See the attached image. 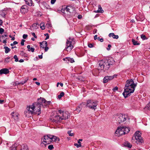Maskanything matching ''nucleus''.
<instances>
[{
  "instance_id": "obj_63",
  "label": "nucleus",
  "mask_w": 150,
  "mask_h": 150,
  "mask_svg": "<svg viewBox=\"0 0 150 150\" xmlns=\"http://www.w3.org/2000/svg\"><path fill=\"white\" fill-rule=\"evenodd\" d=\"M15 146H14V147H15ZM11 150H16V149L15 147H13V149H12Z\"/></svg>"
},
{
  "instance_id": "obj_5",
  "label": "nucleus",
  "mask_w": 150,
  "mask_h": 150,
  "mask_svg": "<svg viewBox=\"0 0 150 150\" xmlns=\"http://www.w3.org/2000/svg\"><path fill=\"white\" fill-rule=\"evenodd\" d=\"M129 130V129L126 127H119L115 131V134L117 136H119L127 133Z\"/></svg>"
},
{
  "instance_id": "obj_45",
  "label": "nucleus",
  "mask_w": 150,
  "mask_h": 150,
  "mask_svg": "<svg viewBox=\"0 0 150 150\" xmlns=\"http://www.w3.org/2000/svg\"><path fill=\"white\" fill-rule=\"evenodd\" d=\"M97 39L99 40L100 41V42H102L103 41V38H100L99 37H98L97 38Z\"/></svg>"
},
{
  "instance_id": "obj_4",
  "label": "nucleus",
  "mask_w": 150,
  "mask_h": 150,
  "mask_svg": "<svg viewBox=\"0 0 150 150\" xmlns=\"http://www.w3.org/2000/svg\"><path fill=\"white\" fill-rule=\"evenodd\" d=\"M115 63V61L111 57L107 59L100 61L99 62V69L101 70H107L110 65H113Z\"/></svg>"
},
{
  "instance_id": "obj_42",
  "label": "nucleus",
  "mask_w": 150,
  "mask_h": 150,
  "mask_svg": "<svg viewBox=\"0 0 150 150\" xmlns=\"http://www.w3.org/2000/svg\"><path fill=\"white\" fill-rule=\"evenodd\" d=\"M25 41V40L24 39H22L21 40V45L23 46L24 45V42Z\"/></svg>"
},
{
  "instance_id": "obj_13",
  "label": "nucleus",
  "mask_w": 150,
  "mask_h": 150,
  "mask_svg": "<svg viewBox=\"0 0 150 150\" xmlns=\"http://www.w3.org/2000/svg\"><path fill=\"white\" fill-rule=\"evenodd\" d=\"M116 75H114L112 76H106L103 79V82L106 83L107 82L109 81L112 80L115 77H116Z\"/></svg>"
},
{
  "instance_id": "obj_19",
  "label": "nucleus",
  "mask_w": 150,
  "mask_h": 150,
  "mask_svg": "<svg viewBox=\"0 0 150 150\" xmlns=\"http://www.w3.org/2000/svg\"><path fill=\"white\" fill-rule=\"evenodd\" d=\"M40 47L43 48H44L45 47H46L47 46V43L46 41H43L42 42H40Z\"/></svg>"
},
{
  "instance_id": "obj_10",
  "label": "nucleus",
  "mask_w": 150,
  "mask_h": 150,
  "mask_svg": "<svg viewBox=\"0 0 150 150\" xmlns=\"http://www.w3.org/2000/svg\"><path fill=\"white\" fill-rule=\"evenodd\" d=\"M73 8L71 6H67L64 9V10H62V11L66 15L68 16H74Z\"/></svg>"
},
{
  "instance_id": "obj_32",
  "label": "nucleus",
  "mask_w": 150,
  "mask_h": 150,
  "mask_svg": "<svg viewBox=\"0 0 150 150\" xmlns=\"http://www.w3.org/2000/svg\"><path fill=\"white\" fill-rule=\"evenodd\" d=\"M64 95V93L63 92H62L58 96V98L59 99H60Z\"/></svg>"
},
{
  "instance_id": "obj_25",
  "label": "nucleus",
  "mask_w": 150,
  "mask_h": 150,
  "mask_svg": "<svg viewBox=\"0 0 150 150\" xmlns=\"http://www.w3.org/2000/svg\"><path fill=\"white\" fill-rule=\"evenodd\" d=\"M103 10H102V8L100 5L98 6V9L97 11H94L95 12L97 13H103Z\"/></svg>"
},
{
  "instance_id": "obj_50",
  "label": "nucleus",
  "mask_w": 150,
  "mask_h": 150,
  "mask_svg": "<svg viewBox=\"0 0 150 150\" xmlns=\"http://www.w3.org/2000/svg\"><path fill=\"white\" fill-rule=\"evenodd\" d=\"M118 89V87L117 86H116L112 89V90L113 91H116Z\"/></svg>"
},
{
  "instance_id": "obj_59",
  "label": "nucleus",
  "mask_w": 150,
  "mask_h": 150,
  "mask_svg": "<svg viewBox=\"0 0 150 150\" xmlns=\"http://www.w3.org/2000/svg\"><path fill=\"white\" fill-rule=\"evenodd\" d=\"M4 101V100H0V103H3Z\"/></svg>"
},
{
  "instance_id": "obj_48",
  "label": "nucleus",
  "mask_w": 150,
  "mask_h": 150,
  "mask_svg": "<svg viewBox=\"0 0 150 150\" xmlns=\"http://www.w3.org/2000/svg\"><path fill=\"white\" fill-rule=\"evenodd\" d=\"M88 46V47L90 48H92L93 47V45L91 43L89 44Z\"/></svg>"
},
{
  "instance_id": "obj_51",
  "label": "nucleus",
  "mask_w": 150,
  "mask_h": 150,
  "mask_svg": "<svg viewBox=\"0 0 150 150\" xmlns=\"http://www.w3.org/2000/svg\"><path fill=\"white\" fill-rule=\"evenodd\" d=\"M82 141V139H79L78 141V143L79 144H81V143L80 142Z\"/></svg>"
},
{
  "instance_id": "obj_26",
  "label": "nucleus",
  "mask_w": 150,
  "mask_h": 150,
  "mask_svg": "<svg viewBox=\"0 0 150 150\" xmlns=\"http://www.w3.org/2000/svg\"><path fill=\"white\" fill-rule=\"evenodd\" d=\"M27 48L28 49L29 51H31L32 52H33L35 50V49L33 47H30V46L29 45H27Z\"/></svg>"
},
{
  "instance_id": "obj_54",
  "label": "nucleus",
  "mask_w": 150,
  "mask_h": 150,
  "mask_svg": "<svg viewBox=\"0 0 150 150\" xmlns=\"http://www.w3.org/2000/svg\"><path fill=\"white\" fill-rule=\"evenodd\" d=\"M44 48H45V52L47 51L48 50V49H49L48 47H47V46L46 47H45Z\"/></svg>"
},
{
  "instance_id": "obj_22",
  "label": "nucleus",
  "mask_w": 150,
  "mask_h": 150,
  "mask_svg": "<svg viewBox=\"0 0 150 150\" xmlns=\"http://www.w3.org/2000/svg\"><path fill=\"white\" fill-rule=\"evenodd\" d=\"M86 104V103H82L80 105H79V106L78 107V108L76 109V110L77 111L79 112L81 111V108L82 107L81 106H83V105H85Z\"/></svg>"
},
{
  "instance_id": "obj_24",
  "label": "nucleus",
  "mask_w": 150,
  "mask_h": 150,
  "mask_svg": "<svg viewBox=\"0 0 150 150\" xmlns=\"http://www.w3.org/2000/svg\"><path fill=\"white\" fill-rule=\"evenodd\" d=\"M6 12L5 11L2 10L0 11V16L4 17L6 15Z\"/></svg>"
},
{
  "instance_id": "obj_57",
  "label": "nucleus",
  "mask_w": 150,
  "mask_h": 150,
  "mask_svg": "<svg viewBox=\"0 0 150 150\" xmlns=\"http://www.w3.org/2000/svg\"><path fill=\"white\" fill-rule=\"evenodd\" d=\"M97 38L98 37H97V35H95L94 36V40H96V39H97Z\"/></svg>"
},
{
  "instance_id": "obj_34",
  "label": "nucleus",
  "mask_w": 150,
  "mask_h": 150,
  "mask_svg": "<svg viewBox=\"0 0 150 150\" xmlns=\"http://www.w3.org/2000/svg\"><path fill=\"white\" fill-rule=\"evenodd\" d=\"M48 149L50 150H52L54 148L52 144H51L48 146Z\"/></svg>"
},
{
  "instance_id": "obj_21",
  "label": "nucleus",
  "mask_w": 150,
  "mask_h": 150,
  "mask_svg": "<svg viewBox=\"0 0 150 150\" xmlns=\"http://www.w3.org/2000/svg\"><path fill=\"white\" fill-rule=\"evenodd\" d=\"M26 4L29 6H31L32 5L33 2L32 0H24Z\"/></svg>"
},
{
  "instance_id": "obj_16",
  "label": "nucleus",
  "mask_w": 150,
  "mask_h": 150,
  "mask_svg": "<svg viewBox=\"0 0 150 150\" xmlns=\"http://www.w3.org/2000/svg\"><path fill=\"white\" fill-rule=\"evenodd\" d=\"M28 11V7L26 5H24L22 6L21 9V11L23 13H26Z\"/></svg>"
},
{
  "instance_id": "obj_43",
  "label": "nucleus",
  "mask_w": 150,
  "mask_h": 150,
  "mask_svg": "<svg viewBox=\"0 0 150 150\" xmlns=\"http://www.w3.org/2000/svg\"><path fill=\"white\" fill-rule=\"evenodd\" d=\"M4 30L2 28H0V34H2L4 32Z\"/></svg>"
},
{
  "instance_id": "obj_61",
  "label": "nucleus",
  "mask_w": 150,
  "mask_h": 150,
  "mask_svg": "<svg viewBox=\"0 0 150 150\" xmlns=\"http://www.w3.org/2000/svg\"><path fill=\"white\" fill-rule=\"evenodd\" d=\"M3 42L4 43L6 44V40H4Z\"/></svg>"
},
{
  "instance_id": "obj_1",
  "label": "nucleus",
  "mask_w": 150,
  "mask_h": 150,
  "mask_svg": "<svg viewBox=\"0 0 150 150\" xmlns=\"http://www.w3.org/2000/svg\"><path fill=\"white\" fill-rule=\"evenodd\" d=\"M52 103L51 101H47L44 98L40 97L38 99L37 102L27 107L26 108H29V110L32 111L31 113L33 114L34 112L35 113L39 115L40 113V108L42 106L43 108L47 107L48 105Z\"/></svg>"
},
{
  "instance_id": "obj_30",
  "label": "nucleus",
  "mask_w": 150,
  "mask_h": 150,
  "mask_svg": "<svg viewBox=\"0 0 150 150\" xmlns=\"http://www.w3.org/2000/svg\"><path fill=\"white\" fill-rule=\"evenodd\" d=\"M40 26L42 30H44L45 28V24L44 23H41L40 24Z\"/></svg>"
},
{
  "instance_id": "obj_12",
  "label": "nucleus",
  "mask_w": 150,
  "mask_h": 150,
  "mask_svg": "<svg viewBox=\"0 0 150 150\" xmlns=\"http://www.w3.org/2000/svg\"><path fill=\"white\" fill-rule=\"evenodd\" d=\"M60 114L58 113L56 115H55L53 118L52 121L55 122L56 123H58L60 121L62 120V117L61 116H59Z\"/></svg>"
},
{
  "instance_id": "obj_64",
  "label": "nucleus",
  "mask_w": 150,
  "mask_h": 150,
  "mask_svg": "<svg viewBox=\"0 0 150 150\" xmlns=\"http://www.w3.org/2000/svg\"><path fill=\"white\" fill-rule=\"evenodd\" d=\"M60 85L62 87L63 86V84L62 83H59Z\"/></svg>"
},
{
  "instance_id": "obj_28",
  "label": "nucleus",
  "mask_w": 150,
  "mask_h": 150,
  "mask_svg": "<svg viewBox=\"0 0 150 150\" xmlns=\"http://www.w3.org/2000/svg\"><path fill=\"white\" fill-rule=\"evenodd\" d=\"M132 42L133 44L134 45H139V43H138L137 42V41L133 39H132Z\"/></svg>"
},
{
  "instance_id": "obj_40",
  "label": "nucleus",
  "mask_w": 150,
  "mask_h": 150,
  "mask_svg": "<svg viewBox=\"0 0 150 150\" xmlns=\"http://www.w3.org/2000/svg\"><path fill=\"white\" fill-rule=\"evenodd\" d=\"M15 59V61L16 62H18V58L17 57V56L16 55H15L13 57Z\"/></svg>"
},
{
  "instance_id": "obj_31",
  "label": "nucleus",
  "mask_w": 150,
  "mask_h": 150,
  "mask_svg": "<svg viewBox=\"0 0 150 150\" xmlns=\"http://www.w3.org/2000/svg\"><path fill=\"white\" fill-rule=\"evenodd\" d=\"M65 59H67L71 63H73L74 62V59L73 58L68 57L66 58Z\"/></svg>"
},
{
  "instance_id": "obj_3",
  "label": "nucleus",
  "mask_w": 150,
  "mask_h": 150,
  "mask_svg": "<svg viewBox=\"0 0 150 150\" xmlns=\"http://www.w3.org/2000/svg\"><path fill=\"white\" fill-rule=\"evenodd\" d=\"M59 139L56 136L50 134L45 135L42 138L41 145L42 147H45L47 145L50 143L52 142L59 141Z\"/></svg>"
},
{
  "instance_id": "obj_8",
  "label": "nucleus",
  "mask_w": 150,
  "mask_h": 150,
  "mask_svg": "<svg viewBox=\"0 0 150 150\" xmlns=\"http://www.w3.org/2000/svg\"><path fill=\"white\" fill-rule=\"evenodd\" d=\"M116 120L119 124L124 122L125 121H129V118L128 115L126 114H120L116 117Z\"/></svg>"
},
{
  "instance_id": "obj_44",
  "label": "nucleus",
  "mask_w": 150,
  "mask_h": 150,
  "mask_svg": "<svg viewBox=\"0 0 150 150\" xmlns=\"http://www.w3.org/2000/svg\"><path fill=\"white\" fill-rule=\"evenodd\" d=\"M28 36L27 35L24 34L23 35V38L24 39H26L27 38Z\"/></svg>"
},
{
  "instance_id": "obj_2",
  "label": "nucleus",
  "mask_w": 150,
  "mask_h": 150,
  "mask_svg": "<svg viewBox=\"0 0 150 150\" xmlns=\"http://www.w3.org/2000/svg\"><path fill=\"white\" fill-rule=\"evenodd\" d=\"M136 86V84L134 83L132 79L128 80L126 81L124 91L122 94L125 98L127 97L131 93H133Z\"/></svg>"
},
{
  "instance_id": "obj_7",
  "label": "nucleus",
  "mask_w": 150,
  "mask_h": 150,
  "mask_svg": "<svg viewBox=\"0 0 150 150\" xmlns=\"http://www.w3.org/2000/svg\"><path fill=\"white\" fill-rule=\"evenodd\" d=\"M132 142L134 143L138 144L139 142L142 143L143 140L140 134V133L139 131H137L134 134L132 138Z\"/></svg>"
},
{
  "instance_id": "obj_18",
  "label": "nucleus",
  "mask_w": 150,
  "mask_h": 150,
  "mask_svg": "<svg viewBox=\"0 0 150 150\" xmlns=\"http://www.w3.org/2000/svg\"><path fill=\"white\" fill-rule=\"evenodd\" d=\"M9 72L8 70L6 68L0 70V74H6Z\"/></svg>"
},
{
  "instance_id": "obj_33",
  "label": "nucleus",
  "mask_w": 150,
  "mask_h": 150,
  "mask_svg": "<svg viewBox=\"0 0 150 150\" xmlns=\"http://www.w3.org/2000/svg\"><path fill=\"white\" fill-rule=\"evenodd\" d=\"M45 26L47 28H51L52 27V25L50 23H47L46 24Z\"/></svg>"
},
{
  "instance_id": "obj_46",
  "label": "nucleus",
  "mask_w": 150,
  "mask_h": 150,
  "mask_svg": "<svg viewBox=\"0 0 150 150\" xmlns=\"http://www.w3.org/2000/svg\"><path fill=\"white\" fill-rule=\"evenodd\" d=\"M45 35L46 37V38L45 39V40H47L49 38V36L48 33L45 34Z\"/></svg>"
},
{
  "instance_id": "obj_27",
  "label": "nucleus",
  "mask_w": 150,
  "mask_h": 150,
  "mask_svg": "<svg viewBox=\"0 0 150 150\" xmlns=\"http://www.w3.org/2000/svg\"><path fill=\"white\" fill-rule=\"evenodd\" d=\"M4 49L5 50V53H8L10 50L11 49L9 48L8 47L6 46H4Z\"/></svg>"
},
{
  "instance_id": "obj_56",
  "label": "nucleus",
  "mask_w": 150,
  "mask_h": 150,
  "mask_svg": "<svg viewBox=\"0 0 150 150\" xmlns=\"http://www.w3.org/2000/svg\"><path fill=\"white\" fill-rule=\"evenodd\" d=\"M35 83L38 86H39L40 85V83L39 82H36Z\"/></svg>"
},
{
  "instance_id": "obj_41",
  "label": "nucleus",
  "mask_w": 150,
  "mask_h": 150,
  "mask_svg": "<svg viewBox=\"0 0 150 150\" xmlns=\"http://www.w3.org/2000/svg\"><path fill=\"white\" fill-rule=\"evenodd\" d=\"M18 43V42L16 41H14L13 42V43H11V46H13L14 45H16Z\"/></svg>"
},
{
  "instance_id": "obj_11",
  "label": "nucleus",
  "mask_w": 150,
  "mask_h": 150,
  "mask_svg": "<svg viewBox=\"0 0 150 150\" xmlns=\"http://www.w3.org/2000/svg\"><path fill=\"white\" fill-rule=\"evenodd\" d=\"M59 113L60 114L59 116H61L62 120H65L68 119L69 116V113L68 112H63L61 110H59Z\"/></svg>"
},
{
  "instance_id": "obj_35",
  "label": "nucleus",
  "mask_w": 150,
  "mask_h": 150,
  "mask_svg": "<svg viewBox=\"0 0 150 150\" xmlns=\"http://www.w3.org/2000/svg\"><path fill=\"white\" fill-rule=\"evenodd\" d=\"M10 57H8L6 58L5 60V62L6 63H8L10 61Z\"/></svg>"
},
{
  "instance_id": "obj_36",
  "label": "nucleus",
  "mask_w": 150,
  "mask_h": 150,
  "mask_svg": "<svg viewBox=\"0 0 150 150\" xmlns=\"http://www.w3.org/2000/svg\"><path fill=\"white\" fill-rule=\"evenodd\" d=\"M141 38L143 40H145L147 39L146 36L144 35H142L141 36Z\"/></svg>"
},
{
  "instance_id": "obj_14",
  "label": "nucleus",
  "mask_w": 150,
  "mask_h": 150,
  "mask_svg": "<svg viewBox=\"0 0 150 150\" xmlns=\"http://www.w3.org/2000/svg\"><path fill=\"white\" fill-rule=\"evenodd\" d=\"M11 115L15 120L18 121L19 119V114L17 112H13Z\"/></svg>"
},
{
  "instance_id": "obj_15",
  "label": "nucleus",
  "mask_w": 150,
  "mask_h": 150,
  "mask_svg": "<svg viewBox=\"0 0 150 150\" xmlns=\"http://www.w3.org/2000/svg\"><path fill=\"white\" fill-rule=\"evenodd\" d=\"M139 16H138V15H136V16L135 18L137 20L141 21H143L145 19L143 14H139Z\"/></svg>"
},
{
  "instance_id": "obj_23",
  "label": "nucleus",
  "mask_w": 150,
  "mask_h": 150,
  "mask_svg": "<svg viewBox=\"0 0 150 150\" xmlns=\"http://www.w3.org/2000/svg\"><path fill=\"white\" fill-rule=\"evenodd\" d=\"M145 111L150 112V102L144 108Z\"/></svg>"
},
{
  "instance_id": "obj_17",
  "label": "nucleus",
  "mask_w": 150,
  "mask_h": 150,
  "mask_svg": "<svg viewBox=\"0 0 150 150\" xmlns=\"http://www.w3.org/2000/svg\"><path fill=\"white\" fill-rule=\"evenodd\" d=\"M29 108H26V110L24 112V114L26 117H29L31 116L32 114L31 113L32 111L29 110Z\"/></svg>"
},
{
  "instance_id": "obj_62",
  "label": "nucleus",
  "mask_w": 150,
  "mask_h": 150,
  "mask_svg": "<svg viewBox=\"0 0 150 150\" xmlns=\"http://www.w3.org/2000/svg\"><path fill=\"white\" fill-rule=\"evenodd\" d=\"M28 80V79H27V80H25L24 82H23V83H22V84H23L24 83H26L27 81Z\"/></svg>"
},
{
  "instance_id": "obj_60",
  "label": "nucleus",
  "mask_w": 150,
  "mask_h": 150,
  "mask_svg": "<svg viewBox=\"0 0 150 150\" xmlns=\"http://www.w3.org/2000/svg\"><path fill=\"white\" fill-rule=\"evenodd\" d=\"M3 23L2 21L1 20H0V25H1Z\"/></svg>"
},
{
  "instance_id": "obj_39",
  "label": "nucleus",
  "mask_w": 150,
  "mask_h": 150,
  "mask_svg": "<svg viewBox=\"0 0 150 150\" xmlns=\"http://www.w3.org/2000/svg\"><path fill=\"white\" fill-rule=\"evenodd\" d=\"M74 145L76 146L77 148H79V147H80L81 146V144H78L77 143H75L74 144Z\"/></svg>"
},
{
  "instance_id": "obj_49",
  "label": "nucleus",
  "mask_w": 150,
  "mask_h": 150,
  "mask_svg": "<svg viewBox=\"0 0 150 150\" xmlns=\"http://www.w3.org/2000/svg\"><path fill=\"white\" fill-rule=\"evenodd\" d=\"M68 133L69 134V136H73V133H71L70 131H68Z\"/></svg>"
},
{
  "instance_id": "obj_9",
  "label": "nucleus",
  "mask_w": 150,
  "mask_h": 150,
  "mask_svg": "<svg viewBox=\"0 0 150 150\" xmlns=\"http://www.w3.org/2000/svg\"><path fill=\"white\" fill-rule=\"evenodd\" d=\"M97 105V101L92 100H88L87 101L86 106L89 108L95 110L96 109Z\"/></svg>"
},
{
  "instance_id": "obj_58",
  "label": "nucleus",
  "mask_w": 150,
  "mask_h": 150,
  "mask_svg": "<svg viewBox=\"0 0 150 150\" xmlns=\"http://www.w3.org/2000/svg\"><path fill=\"white\" fill-rule=\"evenodd\" d=\"M20 62H24V60L23 59H21L19 61Z\"/></svg>"
},
{
  "instance_id": "obj_6",
  "label": "nucleus",
  "mask_w": 150,
  "mask_h": 150,
  "mask_svg": "<svg viewBox=\"0 0 150 150\" xmlns=\"http://www.w3.org/2000/svg\"><path fill=\"white\" fill-rule=\"evenodd\" d=\"M75 43L74 39L69 37L67 40L66 43V47L65 50L68 52L70 51L74 47V45Z\"/></svg>"
},
{
  "instance_id": "obj_38",
  "label": "nucleus",
  "mask_w": 150,
  "mask_h": 150,
  "mask_svg": "<svg viewBox=\"0 0 150 150\" xmlns=\"http://www.w3.org/2000/svg\"><path fill=\"white\" fill-rule=\"evenodd\" d=\"M21 150H28L27 146H24Z\"/></svg>"
},
{
  "instance_id": "obj_29",
  "label": "nucleus",
  "mask_w": 150,
  "mask_h": 150,
  "mask_svg": "<svg viewBox=\"0 0 150 150\" xmlns=\"http://www.w3.org/2000/svg\"><path fill=\"white\" fill-rule=\"evenodd\" d=\"M125 146H127L129 148H131L132 146V145L129 143L127 142L125 143Z\"/></svg>"
},
{
  "instance_id": "obj_20",
  "label": "nucleus",
  "mask_w": 150,
  "mask_h": 150,
  "mask_svg": "<svg viewBox=\"0 0 150 150\" xmlns=\"http://www.w3.org/2000/svg\"><path fill=\"white\" fill-rule=\"evenodd\" d=\"M109 36L110 37H112L113 38L117 39L119 36L118 35H115L113 33H111L109 34Z\"/></svg>"
},
{
  "instance_id": "obj_47",
  "label": "nucleus",
  "mask_w": 150,
  "mask_h": 150,
  "mask_svg": "<svg viewBox=\"0 0 150 150\" xmlns=\"http://www.w3.org/2000/svg\"><path fill=\"white\" fill-rule=\"evenodd\" d=\"M56 1V0H51V3L52 4H54Z\"/></svg>"
},
{
  "instance_id": "obj_53",
  "label": "nucleus",
  "mask_w": 150,
  "mask_h": 150,
  "mask_svg": "<svg viewBox=\"0 0 150 150\" xmlns=\"http://www.w3.org/2000/svg\"><path fill=\"white\" fill-rule=\"evenodd\" d=\"M108 47H109V48H107V50H110V48L111 47V45H108Z\"/></svg>"
},
{
  "instance_id": "obj_55",
  "label": "nucleus",
  "mask_w": 150,
  "mask_h": 150,
  "mask_svg": "<svg viewBox=\"0 0 150 150\" xmlns=\"http://www.w3.org/2000/svg\"><path fill=\"white\" fill-rule=\"evenodd\" d=\"M42 54H43V53H42ZM39 57L40 59H42V55H39Z\"/></svg>"
},
{
  "instance_id": "obj_37",
  "label": "nucleus",
  "mask_w": 150,
  "mask_h": 150,
  "mask_svg": "<svg viewBox=\"0 0 150 150\" xmlns=\"http://www.w3.org/2000/svg\"><path fill=\"white\" fill-rule=\"evenodd\" d=\"M78 15V18L79 19H81L82 17V16L81 15H78V14L77 13H76L74 15V16H77Z\"/></svg>"
},
{
  "instance_id": "obj_52",
  "label": "nucleus",
  "mask_w": 150,
  "mask_h": 150,
  "mask_svg": "<svg viewBox=\"0 0 150 150\" xmlns=\"http://www.w3.org/2000/svg\"><path fill=\"white\" fill-rule=\"evenodd\" d=\"M32 35L34 37L36 38H37L36 35H35V33H32Z\"/></svg>"
}]
</instances>
